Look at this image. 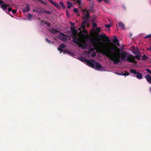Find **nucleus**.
Masks as SVG:
<instances>
[{"mask_svg": "<svg viewBox=\"0 0 151 151\" xmlns=\"http://www.w3.org/2000/svg\"><path fill=\"white\" fill-rule=\"evenodd\" d=\"M120 49L116 45L114 46L108 47V51L107 52L106 56L114 63L116 64L119 63L120 60H125L128 54L126 52L122 51L120 54Z\"/></svg>", "mask_w": 151, "mask_h": 151, "instance_id": "obj_1", "label": "nucleus"}, {"mask_svg": "<svg viewBox=\"0 0 151 151\" xmlns=\"http://www.w3.org/2000/svg\"><path fill=\"white\" fill-rule=\"evenodd\" d=\"M90 42L93 45L94 48L89 49L88 51L89 54L91 53V52H93L94 50H96L97 53H101L106 56L107 52L108 51V47L105 50H104L102 48L99 47V45L98 44V40L96 39H91Z\"/></svg>", "mask_w": 151, "mask_h": 151, "instance_id": "obj_2", "label": "nucleus"}, {"mask_svg": "<svg viewBox=\"0 0 151 151\" xmlns=\"http://www.w3.org/2000/svg\"><path fill=\"white\" fill-rule=\"evenodd\" d=\"M130 71L131 73L134 74V76L136 77L137 79H141L142 78L143 75L142 73L137 72L134 69H131Z\"/></svg>", "mask_w": 151, "mask_h": 151, "instance_id": "obj_3", "label": "nucleus"}, {"mask_svg": "<svg viewBox=\"0 0 151 151\" xmlns=\"http://www.w3.org/2000/svg\"><path fill=\"white\" fill-rule=\"evenodd\" d=\"M125 60L129 63H137V62L135 61V57L132 55L128 54Z\"/></svg>", "mask_w": 151, "mask_h": 151, "instance_id": "obj_4", "label": "nucleus"}, {"mask_svg": "<svg viewBox=\"0 0 151 151\" xmlns=\"http://www.w3.org/2000/svg\"><path fill=\"white\" fill-rule=\"evenodd\" d=\"M81 60L82 61H85L88 65L91 66L92 67H95V63L94 62L95 61L94 60H86L83 59H81Z\"/></svg>", "mask_w": 151, "mask_h": 151, "instance_id": "obj_5", "label": "nucleus"}, {"mask_svg": "<svg viewBox=\"0 0 151 151\" xmlns=\"http://www.w3.org/2000/svg\"><path fill=\"white\" fill-rule=\"evenodd\" d=\"M66 45L64 44H60L59 45V47L58 48V50L60 51L61 53V52H63V54H65L66 53V50L63 49H64L66 47Z\"/></svg>", "mask_w": 151, "mask_h": 151, "instance_id": "obj_6", "label": "nucleus"}, {"mask_svg": "<svg viewBox=\"0 0 151 151\" xmlns=\"http://www.w3.org/2000/svg\"><path fill=\"white\" fill-rule=\"evenodd\" d=\"M82 11L83 12V15L85 16V17H83V19H86L87 20L90 18L89 17V13L86 10H84L82 9Z\"/></svg>", "mask_w": 151, "mask_h": 151, "instance_id": "obj_7", "label": "nucleus"}, {"mask_svg": "<svg viewBox=\"0 0 151 151\" xmlns=\"http://www.w3.org/2000/svg\"><path fill=\"white\" fill-rule=\"evenodd\" d=\"M114 43L113 45L111 46H114L115 45L117 46H120L119 42V40L117 38V37L115 36L114 37Z\"/></svg>", "mask_w": 151, "mask_h": 151, "instance_id": "obj_8", "label": "nucleus"}, {"mask_svg": "<svg viewBox=\"0 0 151 151\" xmlns=\"http://www.w3.org/2000/svg\"><path fill=\"white\" fill-rule=\"evenodd\" d=\"M37 12H38L39 13H42L45 14H51V12L46 11L43 8L40 9L39 11H37Z\"/></svg>", "mask_w": 151, "mask_h": 151, "instance_id": "obj_9", "label": "nucleus"}, {"mask_svg": "<svg viewBox=\"0 0 151 151\" xmlns=\"http://www.w3.org/2000/svg\"><path fill=\"white\" fill-rule=\"evenodd\" d=\"M30 9V7L29 5H27L26 7L23 8L22 10V11L23 13H25L29 12Z\"/></svg>", "mask_w": 151, "mask_h": 151, "instance_id": "obj_10", "label": "nucleus"}, {"mask_svg": "<svg viewBox=\"0 0 151 151\" xmlns=\"http://www.w3.org/2000/svg\"><path fill=\"white\" fill-rule=\"evenodd\" d=\"M79 47H81L82 49H84L87 47L88 45L87 43L85 42L82 43L79 45Z\"/></svg>", "mask_w": 151, "mask_h": 151, "instance_id": "obj_11", "label": "nucleus"}, {"mask_svg": "<svg viewBox=\"0 0 151 151\" xmlns=\"http://www.w3.org/2000/svg\"><path fill=\"white\" fill-rule=\"evenodd\" d=\"M95 63V67L96 68V69H100L101 68V65L99 63L95 61L94 62Z\"/></svg>", "mask_w": 151, "mask_h": 151, "instance_id": "obj_12", "label": "nucleus"}, {"mask_svg": "<svg viewBox=\"0 0 151 151\" xmlns=\"http://www.w3.org/2000/svg\"><path fill=\"white\" fill-rule=\"evenodd\" d=\"M87 20L85 19L81 23V27L83 29H85V25L87 23Z\"/></svg>", "mask_w": 151, "mask_h": 151, "instance_id": "obj_13", "label": "nucleus"}, {"mask_svg": "<svg viewBox=\"0 0 151 151\" xmlns=\"http://www.w3.org/2000/svg\"><path fill=\"white\" fill-rule=\"evenodd\" d=\"M119 27L122 29V30L125 29V27L124 24L122 22H118Z\"/></svg>", "mask_w": 151, "mask_h": 151, "instance_id": "obj_14", "label": "nucleus"}, {"mask_svg": "<svg viewBox=\"0 0 151 151\" xmlns=\"http://www.w3.org/2000/svg\"><path fill=\"white\" fill-rule=\"evenodd\" d=\"M5 2H4V3L3 4H1V8L3 10H5L7 9V7L9 6V5L7 4H5Z\"/></svg>", "mask_w": 151, "mask_h": 151, "instance_id": "obj_15", "label": "nucleus"}, {"mask_svg": "<svg viewBox=\"0 0 151 151\" xmlns=\"http://www.w3.org/2000/svg\"><path fill=\"white\" fill-rule=\"evenodd\" d=\"M145 78L147 81L149 82L151 84V76L149 75H146Z\"/></svg>", "mask_w": 151, "mask_h": 151, "instance_id": "obj_16", "label": "nucleus"}, {"mask_svg": "<svg viewBox=\"0 0 151 151\" xmlns=\"http://www.w3.org/2000/svg\"><path fill=\"white\" fill-rule=\"evenodd\" d=\"M73 41L74 42L78 44L79 41V39L77 37H75L73 38Z\"/></svg>", "mask_w": 151, "mask_h": 151, "instance_id": "obj_17", "label": "nucleus"}, {"mask_svg": "<svg viewBox=\"0 0 151 151\" xmlns=\"http://www.w3.org/2000/svg\"><path fill=\"white\" fill-rule=\"evenodd\" d=\"M63 36H66V35H63L62 33L61 34V35L59 36V38L61 40H63L64 41L66 40V37H63Z\"/></svg>", "mask_w": 151, "mask_h": 151, "instance_id": "obj_18", "label": "nucleus"}, {"mask_svg": "<svg viewBox=\"0 0 151 151\" xmlns=\"http://www.w3.org/2000/svg\"><path fill=\"white\" fill-rule=\"evenodd\" d=\"M99 37L100 38H102L103 37L106 38L107 41H109V38H108V37H107L106 36V35L104 34L103 33V34H102L101 35L99 36Z\"/></svg>", "mask_w": 151, "mask_h": 151, "instance_id": "obj_19", "label": "nucleus"}, {"mask_svg": "<svg viewBox=\"0 0 151 151\" xmlns=\"http://www.w3.org/2000/svg\"><path fill=\"white\" fill-rule=\"evenodd\" d=\"M67 4H68L67 6L68 8L70 9L73 6V4L70 2L69 1H67Z\"/></svg>", "mask_w": 151, "mask_h": 151, "instance_id": "obj_20", "label": "nucleus"}, {"mask_svg": "<svg viewBox=\"0 0 151 151\" xmlns=\"http://www.w3.org/2000/svg\"><path fill=\"white\" fill-rule=\"evenodd\" d=\"M148 57L145 54L143 55L142 58V59L143 61H145L147 60Z\"/></svg>", "mask_w": 151, "mask_h": 151, "instance_id": "obj_21", "label": "nucleus"}, {"mask_svg": "<svg viewBox=\"0 0 151 151\" xmlns=\"http://www.w3.org/2000/svg\"><path fill=\"white\" fill-rule=\"evenodd\" d=\"M53 5L55 6L56 8H58V9H59L60 7V5L58 4V3L55 2Z\"/></svg>", "mask_w": 151, "mask_h": 151, "instance_id": "obj_22", "label": "nucleus"}, {"mask_svg": "<svg viewBox=\"0 0 151 151\" xmlns=\"http://www.w3.org/2000/svg\"><path fill=\"white\" fill-rule=\"evenodd\" d=\"M59 4L62 6L63 9H65V6L64 5L62 1H60Z\"/></svg>", "mask_w": 151, "mask_h": 151, "instance_id": "obj_23", "label": "nucleus"}, {"mask_svg": "<svg viewBox=\"0 0 151 151\" xmlns=\"http://www.w3.org/2000/svg\"><path fill=\"white\" fill-rule=\"evenodd\" d=\"M51 32L52 33L55 34H57V32H60L59 31H57L54 29H52L51 31Z\"/></svg>", "mask_w": 151, "mask_h": 151, "instance_id": "obj_24", "label": "nucleus"}, {"mask_svg": "<svg viewBox=\"0 0 151 151\" xmlns=\"http://www.w3.org/2000/svg\"><path fill=\"white\" fill-rule=\"evenodd\" d=\"M76 2L78 4V5L79 6H81V0H76Z\"/></svg>", "mask_w": 151, "mask_h": 151, "instance_id": "obj_25", "label": "nucleus"}, {"mask_svg": "<svg viewBox=\"0 0 151 151\" xmlns=\"http://www.w3.org/2000/svg\"><path fill=\"white\" fill-rule=\"evenodd\" d=\"M33 16L32 14L29 13L28 14V19L29 20H31V18Z\"/></svg>", "mask_w": 151, "mask_h": 151, "instance_id": "obj_26", "label": "nucleus"}, {"mask_svg": "<svg viewBox=\"0 0 151 151\" xmlns=\"http://www.w3.org/2000/svg\"><path fill=\"white\" fill-rule=\"evenodd\" d=\"M96 55V53L95 52H93L91 54V56L92 58H94Z\"/></svg>", "mask_w": 151, "mask_h": 151, "instance_id": "obj_27", "label": "nucleus"}, {"mask_svg": "<svg viewBox=\"0 0 151 151\" xmlns=\"http://www.w3.org/2000/svg\"><path fill=\"white\" fill-rule=\"evenodd\" d=\"M89 3L91 6H93L94 5V3L93 0H91L89 1Z\"/></svg>", "mask_w": 151, "mask_h": 151, "instance_id": "obj_28", "label": "nucleus"}, {"mask_svg": "<svg viewBox=\"0 0 151 151\" xmlns=\"http://www.w3.org/2000/svg\"><path fill=\"white\" fill-rule=\"evenodd\" d=\"M151 37V34L148 35L145 37V38H148Z\"/></svg>", "mask_w": 151, "mask_h": 151, "instance_id": "obj_29", "label": "nucleus"}, {"mask_svg": "<svg viewBox=\"0 0 151 151\" xmlns=\"http://www.w3.org/2000/svg\"><path fill=\"white\" fill-rule=\"evenodd\" d=\"M135 58L137 59L138 60H140V56L139 55H135Z\"/></svg>", "mask_w": 151, "mask_h": 151, "instance_id": "obj_30", "label": "nucleus"}, {"mask_svg": "<svg viewBox=\"0 0 151 151\" xmlns=\"http://www.w3.org/2000/svg\"><path fill=\"white\" fill-rule=\"evenodd\" d=\"M37 1H39V2H40L42 4H46V3L45 2L43 1L42 0H37Z\"/></svg>", "mask_w": 151, "mask_h": 151, "instance_id": "obj_31", "label": "nucleus"}, {"mask_svg": "<svg viewBox=\"0 0 151 151\" xmlns=\"http://www.w3.org/2000/svg\"><path fill=\"white\" fill-rule=\"evenodd\" d=\"M73 11L75 13L77 14L78 12V9L77 8H74L73 9Z\"/></svg>", "mask_w": 151, "mask_h": 151, "instance_id": "obj_32", "label": "nucleus"}, {"mask_svg": "<svg viewBox=\"0 0 151 151\" xmlns=\"http://www.w3.org/2000/svg\"><path fill=\"white\" fill-rule=\"evenodd\" d=\"M45 40L47 42L51 44V42L50 40H49L48 38H45Z\"/></svg>", "mask_w": 151, "mask_h": 151, "instance_id": "obj_33", "label": "nucleus"}, {"mask_svg": "<svg viewBox=\"0 0 151 151\" xmlns=\"http://www.w3.org/2000/svg\"><path fill=\"white\" fill-rule=\"evenodd\" d=\"M105 26L106 27L108 28H109L111 26L110 24H105Z\"/></svg>", "mask_w": 151, "mask_h": 151, "instance_id": "obj_34", "label": "nucleus"}, {"mask_svg": "<svg viewBox=\"0 0 151 151\" xmlns=\"http://www.w3.org/2000/svg\"><path fill=\"white\" fill-rule=\"evenodd\" d=\"M96 31L98 32H99L101 31L100 28L99 27H97L96 28Z\"/></svg>", "mask_w": 151, "mask_h": 151, "instance_id": "obj_35", "label": "nucleus"}, {"mask_svg": "<svg viewBox=\"0 0 151 151\" xmlns=\"http://www.w3.org/2000/svg\"><path fill=\"white\" fill-rule=\"evenodd\" d=\"M146 71L148 73H150V74H151V71L150 69H146Z\"/></svg>", "mask_w": 151, "mask_h": 151, "instance_id": "obj_36", "label": "nucleus"}, {"mask_svg": "<svg viewBox=\"0 0 151 151\" xmlns=\"http://www.w3.org/2000/svg\"><path fill=\"white\" fill-rule=\"evenodd\" d=\"M106 3L109 4L110 3V0H103Z\"/></svg>", "mask_w": 151, "mask_h": 151, "instance_id": "obj_37", "label": "nucleus"}, {"mask_svg": "<svg viewBox=\"0 0 151 151\" xmlns=\"http://www.w3.org/2000/svg\"><path fill=\"white\" fill-rule=\"evenodd\" d=\"M46 21L45 20H42L41 21V24L43 25L44 24H45V23H46Z\"/></svg>", "mask_w": 151, "mask_h": 151, "instance_id": "obj_38", "label": "nucleus"}, {"mask_svg": "<svg viewBox=\"0 0 151 151\" xmlns=\"http://www.w3.org/2000/svg\"><path fill=\"white\" fill-rule=\"evenodd\" d=\"M53 5H54V4L55 2H54L52 0H48Z\"/></svg>", "mask_w": 151, "mask_h": 151, "instance_id": "obj_39", "label": "nucleus"}, {"mask_svg": "<svg viewBox=\"0 0 151 151\" xmlns=\"http://www.w3.org/2000/svg\"><path fill=\"white\" fill-rule=\"evenodd\" d=\"M82 32L83 33L86 34H87V31L85 29H83V30Z\"/></svg>", "mask_w": 151, "mask_h": 151, "instance_id": "obj_40", "label": "nucleus"}, {"mask_svg": "<svg viewBox=\"0 0 151 151\" xmlns=\"http://www.w3.org/2000/svg\"><path fill=\"white\" fill-rule=\"evenodd\" d=\"M147 50L148 51H151V46H150L149 47L147 48Z\"/></svg>", "mask_w": 151, "mask_h": 151, "instance_id": "obj_41", "label": "nucleus"}, {"mask_svg": "<svg viewBox=\"0 0 151 151\" xmlns=\"http://www.w3.org/2000/svg\"><path fill=\"white\" fill-rule=\"evenodd\" d=\"M125 72V76H128L129 75V72H126L125 71L124 72Z\"/></svg>", "mask_w": 151, "mask_h": 151, "instance_id": "obj_42", "label": "nucleus"}, {"mask_svg": "<svg viewBox=\"0 0 151 151\" xmlns=\"http://www.w3.org/2000/svg\"><path fill=\"white\" fill-rule=\"evenodd\" d=\"M12 12L14 14H15L17 12V10H12Z\"/></svg>", "mask_w": 151, "mask_h": 151, "instance_id": "obj_43", "label": "nucleus"}, {"mask_svg": "<svg viewBox=\"0 0 151 151\" xmlns=\"http://www.w3.org/2000/svg\"><path fill=\"white\" fill-rule=\"evenodd\" d=\"M45 24H46L47 26L48 27H49L50 26V24L47 22L45 23Z\"/></svg>", "mask_w": 151, "mask_h": 151, "instance_id": "obj_44", "label": "nucleus"}, {"mask_svg": "<svg viewBox=\"0 0 151 151\" xmlns=\"http://www.w3.org/2000/svg\"><path fill=\"white\" fill-rule=\"evenodd\" d=\"M12 7H9L8 9V11L9 12H10L11 11H12Z\"/></svg>", "mask_w": 151, "mask_h": 151, "instance_id": "obj_45", "label": "nucleus"}, {"mask_svg": "<svg viewBox=\"0 0 151 151\" xmlns=\"http://www.w3.org/2000/svg\"><path fill=\"white\" fill-rule=\"evenodd\" d=\"M97 24L96 23H94L93 24V27H95L97 26Z\"/></svg>", "mask_w": 151, "mask_h": 151, "instance_id": "obj_46", "label": "nucleus"}, {"mask_svg": "<svg viewBox=\"0 0 151 151\" xmlns=\"http://www.w3.org/2000/svg\"><path fill=\"white\" fill-rule=\"evenodd\" d=\"M4 3V2L1 0H0V4H3Z\"/></svg>", "mask_w": 151, "mask_h": 151, "instance_id": "obj_47", "label": "nucleus"}, {"mask_svg": "<svg viewBox=\"0 0 151 151\" xmlns=\"http://www.w3.org/2000/svg\"><path fill=\"white\" fill-rule=\"evenodd\" d=\"M4 3V2L1 0H0V4H3Z\"/></svg>", "mask_w": 151, "mask_h": 151, "instance_id": "obj_48", "label": "nucleus"}, {"mask_svg": "<svg viewBox=\"0 0 151 151\" xmlns=\"http://www.w3.org/2000/svg\"><path fill=\"white\" fill-rule=\"evenodd\" d=\"M123 7L124 8V9H126V7L124 5H123Z\"/></svg>", "mask_w": 151, "mask_h": 151, "instance_id": "obj_49", "label": "nucleus"}, {"mask_svg": "<svg viewBox=\"0 0 151 151\" xmlns=\"http://www.w3.org/2000/svg\"><path fill=\"white\" fill-rule=\"evenodd\" d=\"M70 23L71 24V25H72V26H73L74 25V23H72L71 22H70Z\"/></svg>", "mask_w": 151, "mask_h": 151, "instance_id": "obj_50", "label": "nucleus"}, {"mask_svg": "<svg viewBox=\"0 0 151 151\" xmlns=\"http://www.w3.org/2000/svg\"><path fill=\"white\" fill-rule=\"evenodd\" d=\"M103 0H97L99 2H101Z\"/></svg>", "mask_w": 151, "mask_h": 151, "instance_id": "obj_51", "label": "nucleus"}, {"mask_svg": "<svg viewBox=\"0 0 151 151\" xmlns=\"http://www.w3.org/2000/svg\"><path fill=\"white\" fill-rule=\"evenodd\" d=\"M125 73H122V74H121V75H123L124 76H125Z\"/></svg>", "mask_w": 151, "mask_h": 151, "instance_id": "obj_52", "label": "nucleus"}, {"mask_svg": "<svg viewBox=\"0 0 151 151\" xmlns=\"http://www.w3.org/2000/svg\"><path fill=\"white\" fill-rule=\"evenodd\" d=\"M81 28H78V30H80V31H81Z\"/></svg>", "mask_w": 151, "mask_h": 151, "instance_id": "obj_53", "label": "nucleus"}, {"mask_svg": "<svg viewBox=\"0 0 151 151\" xmlns=\"http://www.w3.org/2000/svg\"><path fill=\"white\" fill-rule=\"evenodd\" d=\"M67 14V15L68 16V13L67 12V14Z\"/></svg>", "mask_w": 151, "mask_h": 151, "instance_id": "obj_54", "label": "nucleus"}, {"mask_svg": "<svg viewBox=\"0 0 151 151\" xmlns=\"http://www.w3.org/2000/svg\"><path fill=\"white\" fill-rule=\"evenodd\" d=\"M38 19L39 20H40V18H38Z\"/></svg>", "mask_w": 151, "mask_h": 151, "instance_id": "obj_55", "label": "nucleus"}, {"mask_svg": "<svg viewBox=\"0 0 151 151\" xmlns=\"http://www.w3.org/2000/svg\"><path fill=\"white\" fill-rule=\"evenodd\" d=\"M118 74L119 75H121V74H122V73H118Z\"/></svg>", "mask_w": 151, "mask_h": 151, "instance_id": "obj_56", "label": "nucleus"}, {"mask_svg": "<svg viewBox=\"0 0 151 151\" xmlns=\"http://www.w3.org/2000/svg\"><path fill=\"white\" fill-rule=\"evenodd\" d=\"M150 92H151V87L150 88Z\"/></svg>", "mask_w": 151, "mask_h": 151, "instance_id": "obj_57", "label": "nucleus"}, {"mask_svg": "<svg viewBox=\"0 0 151 151\" xmlns=\"http://www.w3.org/2000/svg\"><path fill=\"white\" fill-rule=\"evenodd\" d=\"M87 0L88 1H91V0Z\"/></svg>", "mask_w": 151, "mask_h": 151, "instance_id": "obj_58", "label": "nucleus"}, {"mask_svg": "<svg viewBox=\"0 0 151 151\" xmlns=\"http://www.w3.org/2000/svg\"><path fill=\"white\" fill-rule=\"evenodd\" d=\"M66 37H69L67 35L66 36Z\"/></svg>", "mask_w": 151, "mask_h": 151, "instance_id": "obj_59", "label": "nucleus"}, {"mask_svg": "<svg viewBox=\"0 0 151 151\" xmlns=\"http://www.w3.org/2000/svg\"><path fill=\"white\" fill-rule=\"evenodd\" d=\"M52 43H53V44L54 43V42H52Z\"/></svg>", "mask_w": 151, "mask_h": 151, "instance_id": "obj_60", "label": "nucleus"}, {"mask_svg": "<svg viewBox=\"0 0 151 151\" xmlns=\"http://www.w3.org/2000/svg\"><path fill=\"white\" fill-rule=\"evenodd\" d=\"M66 53H68V52L67 51Z\"/></svg>", "mask_w": 151, "mask_h": 151, "instance_id": "obj_61", "label": "nucleus"}]
</instances>
